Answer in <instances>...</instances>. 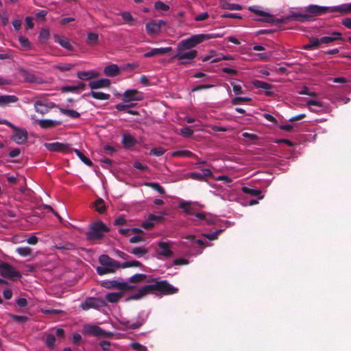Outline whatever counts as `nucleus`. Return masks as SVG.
<instances>
[{
    "mask_svg": "<svg viewBox=\"0 0 351 351\" xmlns=\"http://www.w3.org/2000/svg\"><path fill=\"white\" fill-rule=\"evenodd\" d=\"M147 282L150 283L148 285L152 293L171 295L178 291V288L173 287L167 280H158L157 278H153L147 280Z\"/></svg>",
    "mask_w": 351,
    "mask_h": 351,
    "instance_id": "f257e3e1",
    "label": "nucleus"
},
{
    "mask_svg": "<svg viewBox=\"0 0 351 351\" xmlns=\"http://www.w3.org/2000/svg\"><path fill=\"white\" fill-rule=\"evenodd\" d=\"M99 262L101 265L96 269L99 275L114 273L117 269L121 268L120 263L106 254H102L99 257Z\"/></svg>",
    "mask_w": 351,
    "mask_h": 351,
    "instance_id": "f03ea898",
    "label": "nucleus"
},
{
    "mask_svg": "<svg viewBox=\"0 0 351 351\" xmlns=\"http://www.w3.org/2000/svg\"><path fill=\"white\" fill-rule=\"evenodd\" d=\"M109 231L110 228L104 222L97 221L90 224L89 230L86 232V237L88 241H98Z\"/></svg>",
    "mask_w": 351,
    "mask_h": 351,
    "instance_id": "7ed1b4c3",
    "label": "nucleus"
},
{
    "mask_svg": "<svg viewBox=\"0 0 351 351\" xmlns=\"http://www.w3.org/2000/svg\"><path fill=\"white\" fill-rule=\"evenodd\" d=\"M176 51L174 58L181 61L180 64H190L197 56V51L195 49H180L179 50L178 47H177Z\"/></svg>",
    "mask_w": 351,
    "mask_h": 351,
    "instance_id": "20e7f679",
    "label": "nucleus"
},
{
    "mask_svg": "<svg viewBox=\"0 0 351 351\" xmlns=\"http://www.w3.org/2000/svg\"><path fill=\"white\" fill-rule=\"evenodd\" d=\"M0 274L4 278L10 279L19 278L21 274L12 265L0 261Z\"/></svg>",
    "mask_w": 351,
    "mask_h": 351,
    "instance_id": "39448f33",
    "label": "nucleus"
},
{
    "mask_svg": "<svg viewBox=\"0 0 351 351\" xmlns=\"http://www.w3.org/2000/svg\"><path fill=\"white\" fill-rule=\"evenodd\" d=\"M171 241H159L158 243V251L156 253V258L158 259L161 258H169L173 256V252L171 250Z\"/></svg>",
    "mask_w": 351,
    "mask_h": 351,
    "instance_id": "423d86ee",
    "label": "nucleus"
},
{
    "mask_svg": "<svg viewBox=\"0 0 351 351\" xmlns=\"http://www.w3.org/2000/svg\"><path fill=\"white\" fill-rule=\"evenodd\" d=\"M202 42H203L202 34H197L192 36L187 39L182 40L180 43H178L177 47H178L179 50L180 49L191 50L192 48L201 43Z\"/></svg>",
    "mask_w": 351,
    "mask_h": 351,
    "instance_id": "0eeeda50",
    "label": "nucleus"
},
{
    "mask_svg": "<svg viewBox=\"0 0 351 351\" xmlns=\"http://www.w3.org/2000/svg\"><path fill=\"white\" fill-rule=\"evenodd\" d=\"M248 10L255 14L261 16V18L257 19L256 21L266 23H274V16L259 10L258 6H250L248 8Z\"/></svg>",
    "mask_w": 351,
    "mask_h": 351,
    "instance_id": "6e6552de",
    "label": "nucleus"
},
{
    "mask_svg": "<svg viewBox=\"0 0 351 351\" xmlns=\"http://www.w3.org/2000/svg\"><path fill=\"white\" fill-rule=\"evenodd\" d=\"M14 130V134L12 136V139L17 144H23L27 140L28 137L27 132L25 129L18 128L14 125L12 128Z\"/></svg>",
    "mask_w": 351,
    "mask_h": 351,
    "instance_id": "1a4fd4ad",
    "label": "nucleus"
},
{
    "mask_svg": "<svg viewBox=\"0 0 351 351\" xmlns=\"http://www.w3.org/2000/svg\"><path fill=\"white\" fill-rule=\"evenodd\" d=\"M45 147L50 152H60L66 153L72 150L69 144L59 142L46 143Z\"/></svg>",
    "mask_w": 351,
    "mask_h": 351,
    "instance_id": "9d476101",
    "label": "nucleus"
},
{
    "mask_svg": "<svg viewBox=\"0 0 351 351\" xmlns=\"http://www.w3.org/2000/svg\"><path fill=\"white\" fill-rule=\"evenodd\" d=\"M102 287L106 289L117 288L121 291L129 290L131 289V286L128 282H118L117 280H107L101 283Z\"/></svg>",
    "mask_w": 351,
    "mask_h": 351,
    "instance_id": "9b49d317",
    "label": "nucleus"
},
{
    "mask_svg": "<svg viewBox=\"0 0 351 351\" xmlns=\"http://www.w3.org/2000/svg\"><path fill=\"white\" fill-rule=\"evenodd\" d=\"M142 99V93L136 89L126 90L123 95V101L125 103L132 101H141Z\"/></svg>",
    "mask_w": 351,
    "mask_h": 351,
    "instance_id": "f8f14e48",
    "label": "nucleus"
},
{
    "mask_svg": "<svg viewBox=\"0 0 351 351\" xmlns=\"http://www.w3.org/2000/svg\"><path fill=\"white\" fill-rule=\"evenodd\" d=\"M103 306V302L95 298H88L80 304V308L83 310H88L89 308H98Z\"/></svg>",
    "mask_w": 351,
    "mask_h": 351,
    "instance_id": "ddd939ff",
    "label": "nucleus"
},
{
    "mask_svg": "<svg viewBox=\"0 0 351 351\" xmlns=\"http://www.w3.org/2000/svg\"><path fill=\"white\" fill-rule=\"evenodd\" d=\"M86 332L88 335L95 337H109L113 335L111 332H107L97 326H88L86 328Z\"/></svg>",
    "mask_w": 351,
    "mask_h": 351,
    "instance_id": "4468645a",
    "label": "nucleus"
},
{
    "mask_svg": "<svg viewBox=\"0 0 351 351\" xmlns=\"http://www.w3.org/2000/svg\"><path fill=\"white\" fill-rule=\"evenodd\" d=\"M31 119L34 120V122L38 123L40 127L43 129L53 128L55 126L60 125L62 123L60 121L51 119H36L35 115H32Z\"/></svg>",
    "mask_w": 351,
    "mask_h": 351,
    "instance_id": "2eb2a0df",
    "label": "nucleus"
},
{
    "mask_svg": "<svg viewBox=\"0 0 351 351\" xmlns=\"http://www.w3.org/2000/svg\"><path fill=\"white\" fill-rule=\"evenodd\" d=\"M53 38L55 42L58 43L62 47L70 51H73V45L71 44L69 40L64 36L54 34Z\"/></svg>",
    "mask_w": 351,
    "mask_h": 351,
    "instance_id": "dca6fc26",
    "label": "nucleus"
},
{
    "mask_svg": "<svg viewBox=\"0 0 351 351\" xmlns=\"http://www.w3.org/2000/svg\"><path fill=\"white\" fill-rule=\"evenodd\" d=\"M172 51L171 47L154 48L143 54L144 58H151L156 56L164 55Z\"/></svg>",
    "mask_w": 351,
    "mask_h": 351,
    "instance_id": "f3484780",
    "label": "nucleus"
},
{
    "mask_svg": "<svg viewBox=\"0 0 351 351\" xmlns=\"http://www.w3.org/2000/svg\"><path fill=\"white\" fill-rule=\"evenodd\" d=\"M287 20H293L300 22H306L312 20V16L309 14H302L300 12H291L286 16Z\"/></svg>",
    "mask_w": 351,
    "mask_h": 351,
    "instance_id": "a211bd4d",
    "label": "nucleus"
},
{
    "mask_svg": "<svg viewBox=\"0 0 351 351\" xmlns=\"http://www.w3.org/2000/svg\"><path fill=\"white\" fill-rule=\"evenodd\" d=\"M197 204L188 202L179 204V208H182L186 215H195L197 213Z\"/></svg>",
    "mask_w": 351,
    "mask_h": 351,
    "instance_id": "6ab92c4d",
    "label": "nucleus"
},
{
    "mask_svg": "<svg viewBox=\"0 0 351 351\" xmlns=\"http://www.w3.org/2000/svg\"><path fill=\"white\" fill-rule=\"evenodd\" d=\"M331 7H323L317 5H311L306 8V11L314 15H319L323 13L331 12Z\"/></svg>",
    "mask_w": 351,
    "mask_h": 351,
    "instance_id": "aec40b11",
    "label": "nucleus"
},
{
    "mask_svg": "<svg viewBox=\"0 0 351 351\" xmlns=\"http://www.w3.org/2000/svg\"><path fill=\"white\" fill-rule=\"evenodd\" d=\"M145 322V319L139 315L137 317V319L134 323L130 324V321L127 320V321H121L120 324H121V325L124 326L125 328L137 329V328H139L141 326H142Z\"/></svg>",
    "mask_w": 351,
    "mask_h": 351,
    "instance_id": "412c9836",
    "label": "nucleus"
},
{
    "mask_svg": "<svg viewBox=\"0 0 351 351\" xmlns=\"http://www.w3.org/2000/svg\"><path fill=\"white\" fill-rule=\"evenodd\" d=\"M88 86L92 90L101 88H108L110 86V81L106 78L99 79L90 82Z\"/></svg>",
    "mask_w": 351,
    "mask_h": 351,
    "instance_id": "4be33fe9",
    "label": "nucleus"
},
{
    "mask_svg": "<svg viewBox=\"0 0 351 351\" xmlns=\"http://www.w3.org/2000/svg\"><path fill=\"white\" fill-rule=\"evenodd\" d=\"M99 73L93 70L82 71L77 73V77L81 80H89L90 79L97 77Z\"/></svg>",
    "mask_w": 351,
    "mask_h": 351,
    "instance_id": "5701e85b",
    "label": "nucleus"
},
{
    "mask_svg": "<svg viewBox=\"0 0 351 351\" xmlns=\"http://www.w3.org/2000/svg\"><path fill=\"white\" fill-rule=\"evenodd\" d=\"M21 76L23 77L25 82H31V83H38V78L36 76V75L29 71L25 69L21 70Z\"/></svg>",
    "mask_w": 351,
    "mask_h": 351,
    "instance_id": "b1692460",
    "label": "nucleus"
},
{
    "mask_svg": "<svg viewBox=\"0 0 351 351\" xmlns=\"http://www.w3.org/2000/svg\"><path fill=\"white\" fill-rule=\"evenodd\" d=\"M51 108V106H48L41 101H37L34 103V109L36 112L42 115L48 113Z\"/></svg>",
    "mask_w": 351,
    "mask_h": 351,
    "instance_id": "393cba45",
    "label": "nucleus"
},
{
    "mask_svg": "<svg viewBox=\"0 0 351 351\" xmlns=\"http://www.w3.org/2000/svg\"><path fill=\"white\" fill-rule=\"evenodd\" d=\"M161 219H162L161 216H157V215L151 214L148 216L147 220L142 222L141 226L144 229L150 230L154 226V221H160Z\"/></svg>",
    "mask_w": 351,
    "mask_h": 351,
    "instance_id": "a878e982",
    "label": "nucleus"
},
{
    "mask_svg": "<svg viewBox=\"0 0 351 351\" xmlns=\"http://www.w3.org/2000/svg\"><path fill=\"white\" fill-rule=\"evenodd\" d=\"M121 143L124 148L129 149L136 145V140L130 134H123Z\"/></svg>",
    "mask_w": 351,
    "mask_h": 351,
    "instance_id": "bb28decb",
    "label": "nucleus"
},
{
    "mask_svg": "<svg viewBox=\"0 0 351 351\" xmlns=\"http://www.w3.org/2000/svg\"><path fill=\"white\" fill-rule=\"evenodd\" d=\"M104 73L108 77H115L120 73V69L117 64L106 66L104 69Z\"/></svg>",
    "mask_w": 351,
    "mask_h": 351,
    "instance_id": "cd10ccee",
    "label": "nucleus"
},
{
    "mask_svg": "<svg viewBox=\"0 0 351 351\" xmlns=\"http://www.w3.org/2000/svg\"><path fill=\"white\" fill-rule=\"evenodd\" d=\"M331 12H339L342 14L351 13V3H344L338 6L331 7Z\"/></svg>",
    "mask_w": 351,
    "mask_h": 351,
    "instance_id": "c85d7f7f",
    "label": "nucleus"
},
{
    "mask_svg": "<svg viewBox=\"0 0 351 351\" xmlns=\"http://www.w3.org/2000/svg\"><path fill=\"white\" fill-rule=\"evenodd\" d=\"M145 29L149 35L157 34L160 32L159 26L156 24V21L155 20L148 22L145 25Z\"/></svg>",
    "mask_w": 351,
    "mask_h": 351,
    "instance_id": "c756f323",
    "label": "nucleus"
},
{
    "mask_svg": "<svg viewBox=\"0 0 351 351\" xmlns=\"http://www.w3.org/2000/svg\"><path fill=\"white\" fill-rule=\"evenodd\" d=\"M87 45L95 47L99 43V34L94 32H88L86 40Z\"/></svg>",
    "mask_w": 351,
    "mask_h": 351,
    "instance_id": "7c9ffc66",
    "label": "nucleus"
},
{
    "mask_svg": "<svg viewBox=\"0 0 351 351\" xmlns=\"http://www.w3.org/2000/svg\"><path fill=\"white\" fill-rule=\"evenodd\" d=\"M342 40L341 34L334 32L329 36H324L320 38L321 43H330L335 40Z\"/></svg>",
    "mask_w": 351,
    "mask_h": 351,
    "instance_id": "2f4dec72",
    "label": "nucleus"
},
{
    "mask_svg": "<svg viewBox=\"0 0 351 351\" xmlns=\"http://www.w3.org/2000/svg\"><path fill=\"white\" fill-rule=\"evenodd\" d=\"M90 95L92 97H93L95 99L98 100H108L110 98V95L108 93H104L103 92L100 91H94L92 90V91L88 94H85L84 96H88Z\"/></svg>",
    "mask_w": 351,
    "mask_h": 351,
    "instance_id": "473e14b6",
    "label": "nucleus"
},
{
    "mask_svg": "<svg viewBox=\"0 0 351 351\" xmlns=\"http://www.w3.org/2000/svg\"><path fill=\"white\" fill-rule=\"evenodd\" d=\"M18 99L15 95H0V106H4L11 103H15Z\"/></svg>",
    "mask_w": 351,
    "mask_h": 351,
    "instance_id": "72a5a7b5",
    "label": "nucleus"
},
{
    "mask_svg": "<svg viewBox=\"0 0 351 351\" xmlns=\"http://www.w3.org/2000/svg\"><path fill=\"white\" fill-rule=\"evenodd\" d=\"M252 84L256 88L265 90L267 95H269L271 94V93L269 91L272 88L271 84L261 80H254Z\"/></svg>",
    "mask_w": 351,
    "mask_h": 351,
    "instance_id": "f704fd0d",
    "label": "nucleus"
},
{
    "mask_svg": "<svg viewBox=\"0 0 351 351\" xmlns=\"http://www.w3.org/2000/svg\"><path fill=\"white\" fill-rule=\"evenodd\" d=\"M149 250L144 246L134 247L129 250V252L137 257H143L148 253Z\"/></svg>",
    "mask_w": 351,
    "mask_h": 351,
    "instance_id": "c9c22d12",
    "label": "nucleus"
},
{
    "mask_svg": "<svg viewBox=\"0 0 351 351\" xmlns=\"http://www.w3.org/2000/svg\"><path fill=\"white\" fill-rule=\"evenodd\" d=\"M242 191L245 194H248L252 196H258V199H261L263 198V196L261 195L262 191L260 189L256 188L243 186Z\"/></svg>",
    "mask_w": 351,
    "mask_h": 351,
    "instance_id": "e433bc0d",
    "label": "nucleus"
},
{
    "mask_svg": "<svg viewBox=\"0 0 351 351\" xmlns=\"http://www.w3.org/2000/svg\"><path fill=\"white\" fill-rule=\"evenodd\" d=\"M173 157H182V158H197L196 155L189 150H177L171 154Z\"/></svg>",
    "mask_w": 351,
    "mask_h": 351,
    "instance_id": "4c0bfd02",
    "label": "nucleus"
},
{
    "mask_svg": "<svg viewBox=\"0 0 351 351\" xmlns=\"http://www.w3.org/2000/svg\"><path fill=\"white\" fill-rule=\"evenodd\" d=\"M149 293H151V291L149 290V285H144L141 287H140L138 289V291L136 293H135L132 297V298L133 299H140L141 298H143V296L149 294Z\"/></svg>",
    "mask_w": 351,
    "mask_h": 351,
    "instance_id": "58836bf2",
    "label": "nucleus"
},
{
    "mask_svg": "<svg viewBox=\"0 0 351 351\" xmlns=\"http://www.w3.org/2000/svg\"><path fill=\"white\" fill-rule=\"evenodd\" d=\"M220 5L223 9L230 10H241L242 9V6L239 4L230 3L225 1H221Z\"/></svg>",
    "mask_w": 351,
    "mask_h": 351,
    "instance_id": "ea45409f",
    "label": "nucleus"
},
{
    "mask_svg": "<svg viewBox=\"0 0 351 351\" xmlns=\"http://www.w3.org/2000/svg\"><path fill=\"white\" fill-rule=\"evenodd\" d=\"M123 296L122 293H110L106 295L105 298L108 302H117Z\"/></svg>",
    "mask_w": 351,
    "mask_h": 351,
    "instance_id": "a19ab883",
    "label": "nucleus"
},
{
    "mask_svg": "<svg viewBox=\"0 0 351 351\" xmlns=\"http://www.w3.org/2000/svg\"><path fill=\"white\" fill-rule=\"evenodd\" d=\"M320 43V39H318L317 38H311L309 43L305 45L304 46V49L306 50L317 49Z\"/></svg>",
    "mask_w": 351,
    "mask_h": 351,
    "instance_id": "79ce46f5",
    "label": "nucleus"
},
{
    "mask_svg": "<svg viewBox=\"0 0 351 351\" xmlns=\"http://www.w3.org/2000/svg\"><path fill=\"white\" fill-rule=\"evenodd\" d=\"M195 219L193 221L197 224V222L201 221H205L207 223H211L212 221L208 219L207 215L205 213H195Z\"/></svg>",
    "mask_w": 351,
    "mask_h": 351,
    "instance_id": "37998d69",
    "label": "nucleus"
},
{
    "mask_svg": "<svg viewBox=\"0 0 351 351\" xmlns=\"http://www.w3.org/2000/svg\"><path fill=\"white\" fill-rule=\"evenodd\" d=\"M60 111L64 115L70 117L73 119H77L80 117V114L76 110L71 109L60 108Z\"/></svg>",
    "mask_w": 351,
    "mask_h": 351,
    "instance_id": "c03bdc74",
    "label": "nucleus"
},
{
    "mask_svg": "<svg viewBox=\"0 0 351 351\" xmlns=\"http://www.w3.org/2000/svg\"><path fill=\"white\" fill-rule=\"evenodd\" d=\"M94 206L95 210L100 214H103L106 211V206L104 204V202L101 198L97 199L95 203Z\"/></svg>",
    "mask_w": 351,
    "mask_h": 351,
    "instance_id": "a18cd8bd",
    "label": "nucleus"
},
{
    "mask_svg": "<svg viewBox=\"0 0 351 351\" xmlns=\"http://www.w3.org/2000/svg\"><path fill=\"white\" fill-rule=\"evenodd\" d=\"M74 66L75 64L71 63H58L54 66V68L64 72L70 71Z\"/></svg>",
    "mask_w": 351,
    "mask_h": 351,
    "instance_id": "49530a36",
    "label": "nucleus"
},
{
    "mask_svg": "<svg viewBox=\"0 0 351 351\" xmlns=\"http://www.w3.org/2000/svg\"><path fill=\"white\" fill-rule=\"evenodd\" d=\"M19 41L23 49L28 50L32 48L31 43L27 38L21 36L19 37Z\"/></svg>",
    "mask_w": 351,
    "mask_h": 351,
    "instance_id": "de8ad7c7",
    "label": "nucleus"
},
{
    "mask_svg": "<svg viewBox=\"0 0 351 351\" xmlns=\"http://www.w3.org/2000/svg\"><path fill=\"white\" fill-rule=\"evenodd\" d=\"M55 341L56 338L55 336L52 334H48L46 336L45 339V344L47 348L50 349H53L55 347Z\"/></svg>",
    "mask_w": 351,
    "mask_h": 351,
    "instance_id": "09e8293b",
    "label": "nucleus"
},
{
    "mask_svg": "<svg viewBox=\"0 0 351 351\" xmlns=\"http://www.w3.org/2000/svg\"><path fill=\"white\" fill-rule=\"evenodd\" d=\"M131 267H143L142 263L138 261L133 260L131 261H127L121 264V268H127Z\"/></svg>",
    "mask_w": 351,
    "mask_h": 351,
    "instance_id": "8fccbe9b",
    "label": "nucleus"
},
{
    "mask_svg": "<svg viewBox=\"0 0 351 351\" xmlns=\"http://www.w3.org/2000/svg\"><path fill=\"white\" fill-rule=\"evenodd\" d=\"M120 15L125 23L132 25V22L134 21L132 15L129 12H123L120 14Z\"/></svg>",
    "mask_w": 351,
    "mask_h": 351,
    "instance_id": "3c124183",
    "label": "nucleus"
},
{
    "mask_svg": "<svg viewBox=\"0 0 351 351\" xmlns=\"http://www.w3.org/2000/svg\"><path fill=\"white\" fill-rule=\"evenodd\" d=\"M252 99L247 97H236L232 99L231 103L233 105H239L242 102H247L250 101Z\"/></svg>",
    "mask_w": 351,
    "mask_h": 351,
    "instance_id": "603ef678",
    "label": "nucleus"
},
{
    "mask_svg": "<svg viewBox=\"0 0 351 351\" xmlns=\"http://www.w3.org/2000/svg\"><path fill=\"white\" fill-rule=\"evenodd\" d=\"M147 276L144 274H136L130 278L131 282H142L146 278Z\"/></svg>",
    "mask_w": 351,
    "mask_h": 351,
    "instance_id": "864d4df0",
    "label": "nucleus"
},
{
    "mask_svg": "<svg viewBox=\"0 0 351 351\" xmlns=\"http://www.w3.org/2000/svg\"><path fill=\"white\" fill-rule=\"evenodd\" d=\"M9 317H11L14 321L19 323H24L29 320V318L26 316L16 315L14 314H9Z\"/></svg>",
    "mask_w": 351,
    "mask_h": 351,
    "instance_id": "5fc2aeb1",
    "label": "nucleus"
},
{
    "mask_svg": "<svg viewBox=\"0 0 351 351\" xmlns=\"http://www.w3.org/2000/svg\"><path fill=\"white\" fill-rule=\"evenodd\" d=\"M41 312L43 313H44V314H45V315L64 314V312L62 310H60V309H53V308H49V309L42 308L41 309Z\"/></svg>",
    "mask_w": 351,
    "mask_h": 351,
    "instance_id": "6e6d98bb",
    "label": "nucleus"
},
{
    "mask_svg": "<svg viewBox=\"0 0 351 351\" xmlns=\"http://www.w3.org/2000/svg\"><path fill=\"white\" fill-rule=\"evenodd\" d=\"M16 252L22 256H26L31 254L32 250L29 247H20L16 249Z\"/></svg>",
    "mask_w": 351,
    "mask_h": 351,
    "instance_id": "4d7b16f0",
    "label": "nucleus"
},
{
    "mask_svg": "<svg viewBox=\"0 0 351 351\" xmlns=\"http://www.w3.org/2000/svg\"><path fill=\"white\" fill-rule=\"evenodd\" d=\"M147 186H151L152 189L158 191L160 194H164L165 191L158 183L157 182H149L146 184Z\"/></svg>",
    "mask_w": 351,
    "mask_h": 351,
    "instance_id": "13d9d810",
    "label": "nucleus"
},
{
    "mask_svg": "<svg viewBox=\"0 0 351 351\" xmlns=\"http://www.w3.org/2000/svg\"><path fill=\"white\" fill-rule=\"evenodd\" d=\"M165 153V149L162 147L152 148L149 152L150 155H153V156H162Z\"/></svg>",
    "mask_w": 351,
    "mask_h": 351,
    "instance_id": "bf43d9fd",
    "label": "nucleus"
},
{
    "mask_svg": "<svg viewBox=\"0 0 351 351\" xmlns=\"http://www.w3.org/2000/svg\"><path fill=\"white\" fill-rule=\"evenodd\" d=\"M154 8L158 10L167 11L169 9V6L162 1H158L154 3Z\"/></svg>",
    "mask_w": 351,
    "mask_h": 351,
    "instance_id": "052dcab7",
    "label": "nucleus"
},
{
    "mask_svg": "<svg viewBox=\"0 0 351 351\" xmlns=\"http://www.w3.org/2000/svg\"><path fill=\"white\" fill-rule=\"evenodd\" d=\"M221 232H222L221 230H219L213 233L204 234L203 237H204L205 238H206L210 241L215 240L217 239L219 234L221 233Z\"/></svg>",
    "mask_w": 351,
    "mask_h": 351,
    "instance_id": "680f3d73",
    "label": "nucleus"
},
{
    "mask_svg": "<svg viewBox=\"0 0 351 351\" xmlns=\"http://www.w3.org/2000/svg\"><path fill=\"white\" fill-rule=\"evenodd\" d=\"M49 30L47 28H43L39 34V39L47 40L49 38Z\"/></svg>",
    "mask_w": 351,
    "mask_h": 351,
    "instance_id": "e2e57ef3",
    "label": "nucleus"
},
{
    "mask_svg": "<svg viewBox=\"0 0 351 351\" xmlns=\"http://www.w3.org/2000/svg\"><path fill=\"white\" fill-rule=\"evenodd\" d=\"M130 347L135 351H147V349L145 346L137 342L132 343L130 344Z\"/></svg>",
    "mask_w": 351,
    "mask_h": 351,
    "instance_id": "0e129e2a",
    "label": "nucleus"
},
{
    "mask_svg": "<svg viewBox=\"0 0 351 351\" xmlns=\"http://www.w3.org/2000/svg\"><path fill=\"white\" fill-rule=\"evenodd\" d=\"M193 131L189 127H185L180 129V134L185 137H190L192 136Z\"/></svg>",
    "mask_w": 351,
    "mask_h": 351,
    "instance_id": "69168bd1",
    "label": "nucleus"
},
{
    "mask_svg": "<svg viewBox=\"0 0 351 351\" xmlns=\"http://www.w3.org/2000/svg\"><path fill=\"white\" fill-rule=\"evenodd\" d=\"M186 239L191 240V241L195 242L198 245H199L202 247H205L206 244L205 242L201 239H197L195 240V236L194 235H188L186 237Z\"/></svg>",
    "mask_w": 351,
    "mask_h": 351,
    "instance_id": "338daca9",
    "label": "nucleus"
},
{
    "mask_svg": "<svg viewBox=\"0 0 351 351\" xmlns=\"http://www.w3.org/2000/svg\"><path fill=\"white\" fill-rule=\"evenodd\" d=\"M61 90L62 93H67V92H76L77 88L75 85H71V86H64L61 88Z\"/></svg>",
    "mask_w": 351,
    "mask_h": 351,
    "instance_id": "774afa93",
    "label": "nucleus"
}]
</instances>
